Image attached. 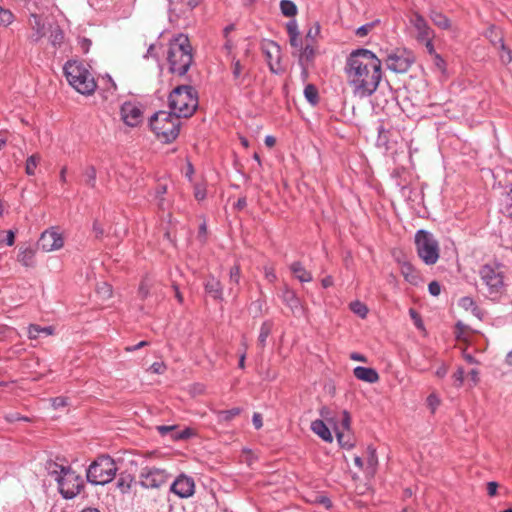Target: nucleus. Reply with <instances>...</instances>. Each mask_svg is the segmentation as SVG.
<instances>
[{
    "label": "nucleus",
    "mask_w": 512,
    "mask_h": 512,
    "mask_svg": "<svg viewBox=\"0 0 512 512\" xmlns=\"http://www.w3.org/2000/svg\"><path fill=\"white\" fill-rule=\"evenodd\" d=\"M344 72L354 96L373 95L382 79V61L368 49H356L346 59Z\"/></svg>",
    "instance_id": "1"
},
{
    "label": "nucleus",
    "mask_w": 512,
    "mask_h": 512,
    "mask_svg": "<svg viewBox=\"0 0 512 512\" xmlns=\"http://www.w3.org/2000/svg\"><path fill=\"white\" fill-rule=\"evenodd\" d=\"M478 275V289L484 297L496 302L506 294L505 265L499 262L486 263L479 268Z\"/></svg>",
    "instance_id": "2"
},
{
    "label": "nucleus",
    "mask_w": 512,
    "mask_h": 512,
    "mask_svg": "<svg viewBox=\"0 0 512 512\" xmlns=\"http://www.w3.org/2000/svg\"><path fill=\"white\" fill-rule=\"evenodd\" d=\"M46 469L48 474L57 482L58 490L63 498L72 499L84 488V480L70 466L48 461Z\"/></svg>",
    "instance_id": "3"
},
{
    "label": "nucleus",
    "mask_w": 512,
    "mask_h": 512,
    "mask_svg": "<svg viewBox=\"0 0 512 512\" xmlns=\"http://www.w3.org/2000/svg\"><path fill=\"white\" fill-rule=\"evenodd\" d=\"M167 60L171 73L180 76L187 73L193 62V55L192 47L186 36L180 34L171 40Z\"/></svg>",
    "instance_id": "4"
},
{
    "label": "nucleus",
    "mask_w": 512,
    "mask_h": 512,
    "mask_svg": "<svg viewBox=\"0 0 512 512\" xmlns=\"http://www.w3.org/2000/svg\"><path fill=\"white\" fill-rule=\"evenodd\" d=\"M63 71L68 83L77 92L83 95H91L96 90V81L84 63L77 60L67 61Z\"/></svg>",
    "instance_id": "5"
},
{
    "label": "nucleus",
    "mask_w": 512,
    "mask_h": 512,
    "mask_svg": "<svg viewBox=\"0 0 512 512\" xmlns=\"http://www.w3.org/2000/svg\"><path fill=\"white\" fill-rule=\"evenodd\" d=\"M169 107L171 113L179 119L192 116L198 107V97L195 89L189 85L176 87L170 93Z\"/></svg>",
    "instance_id": "6"
},
{
    "label": "nucleus",
    "mask_w": 512,
    "mask_h": 512,
    "mask_svg": "<svg viewBox=\"0 0 512 512\" xmlns=\"http://www.w3.org/2000/svg\"><path fill=\"white\" fill-rule=\"evenodd\" d=\"M180 125V119L167 111H158L150 119L151 130L164 143H170L178 137Z\"/></svg>",
    "instance_id": "7"
},
{
    "label": "nucleus",
    "mask_w": 512,
    "mask_h": 512,
    "mask_svg": "<svg viewBox=\"0 0 512 512\" xmlns=\"http://www.w3.org/2000/svg\"><path fill=\"white\" fill-rule=\"evenodd\" d=\"M117 470L115 461L108 455H102L89 465L86 477L93 485H105L115 478Z\"/></svg>",
    "instance_id": "8"
},
{
    "label": "nucleus",
    "mask_w": 512,
    "mask_h": 512,
    "mask_svg": "<svg viewBox=\"0 0 512 512\" xmlns=\"http://www.w3.org/2000/svg\"><path fill=\"white\" fill-rule=\"evenodd\" d=\"M418 257L426 265H434L440 257V247L434 235L424 229L416 232L414 237Z\"/></svg>",
    "instance_id": "9"
},
{
    "label": "nucleus",
    "mask_w": 512,
    "mask_h": 512,
    "mask_svg": "<svg viewBox=\"0 0 512 512\" xmlns=\"http://www.w3.org/2000/svg\"><path fill=\"white\" fill-rule=\"evenodd\" d=\"M387 69L394 73H406L415 62V55L406 48H394L387 51L384 59Z\"/></svg>",
    "instance_id": "10"
},
{
    "label": "nucleus",
    "mask_w": 512,
    "mask_h": 512,
    "mask_svg": "<svg viewBox=\"0 0 512 512\" xmlns=\"http://www.w3.org/2000/svg\"><path fill=\"white\" fill-rule=\"evenodd\" d=\"M170 475L165 469L145 466L139 473V484L146 489H158L169 479Z\"/></svg>",
    "instance_id": "11"
},
{
    "label": "nucleus",
    "mask_w": 512,
    "mask_h": 512,
    "mask_svg": "<svg viewBox=\"0 0 512 512\" xmlns=\"http://www.w3.org/2000/svg\"><path fill=\"white\" fill-rule=\"evenodd\" d=\"M37 244L44 252H52L64 246V238L58 228L51 227L41 233Z\"/></svg>",
    "instance_id": "12"
},
{
    "label": "nucleus",
    "mask_w": 512,
    "mask_h": 512,
    "mask_svg": "<svg viewBox=\"0 0 512 512\" xmlns=\"http://www.w3.org/2000/svg\"><path fill=\"white\" fill-rule=\"evenodd\" d=\"M121 119L130 127H136L143 121V111L139 104L134 102H125L120 109Z\"/></svg>",
    "instance_id": "13"
},
{
    "label": "nucleus",
    "mask_w": 512,
    "mask_h": 512,
    "mask_svg": "<svg viewBox=\"0 0 512 512\" xmlns=\"http://www.w3.org/2000/svg\"><path fill=\"white\" fill-rule=\"evenodd\" d=\"M170 491L180 498L191 497L195 491V482L193 478L181 474L171 484Z\"/></svg>",
    "instance_id": "14"
},
{
    "label": "nucleus",
    "mask_w": 512,
    "mask_h": 512,
    "mask_svg": "<svg viewBox=\"0 0 512 512\" xmlns=\"http://www.w3.org/2000/svg\"><path fill=\"white\" fill-rule=\"evenodd\" d=\"M27 22L28 27L32 31L28 36V40L31 43L39 42L46 35V26L43 17L37 13H31Z\"/></svg>",
    "instance_id": "15"
},
{
    "label": "nucleus",
    "mask_w": 512,
    "mask_h": 512,
    "mask_svg": "<svg viewBox=\"0 0 512 512\" xmlns=\"http://www.w3.org/2000/svg\"><path fill=\"white\" fill-rule=\"evenodd\" d=\"M282 301L290 308L294 316L300 317L304 314V307L296 293L291 290L287 285L284 286Z\"/></svg>",
    "instance_id": "16"
},
{
    "label": "nucleus",
    "mask_w": 512,
    "mask_h": 512,
    "mask_svg": "<svg viewBox=\"0 0 512 512\" xmlns=\"http://www.w3.org/2000/svg\"><path fill=\"white\" fill-rule=\"evenodd\" d=\"M263 52L270 66V70L275 73L276 70L274 68L273 60H275L277 64L279 63L280 46L274 41H269L268 43L263 45Z\"/></svg>",
    "instance_id": "17"
},
{
    "label": "nucleus",
    "mask_w": 512,
    "mask_h": 512,
    "mask_svg": "<svg viewBox=\"0 0 512 512\" xmlns=\"http://www.w3.org/2000/svg\"><path fill=\"white\" fill-rule=\"evenodd\" d=\"M354 376L361 381L373 384L379 380V374L374 368L357 366L353 370Z\"/></svg>",
    "instance_id": "18"
},
{
    "label": "nucleus",
    "mask_w": 512,
    "mask_h": 512,
    "mask_svg": "<svg viewBox=\"0 0 512 512\" xmlns=\"http://www.w3.org/2000/svg\"><path fill=\"white\" fill-rule=\"evenodd\" d=\"M204 288L207 294L216 300L222 299L223 288L220 280L210 275L206 278Z\"/></svg>",
    "instance_id": "19"
},
{
    "label": "nucleus",
    "mask_w": 512,
    "mask_h": 512,
    "mask_svg": "<svg viewBox=\"0 0 512 512\" xmlns=\"http://www.w3.org/2000/svg\"><path fill=\"white\" fill-rule=\"evenodd\" d=\"M411 22L418 32V40L424 41V39H428L431 36L432 31L423 16L415 13Z\"/></svg>",
    "instance_id": "20"
},
{
    "label": "nucleus",
    "mask_w": 512,
    "mask_h": 512,
    "mask_svg": "<svg viewBox=\"0 0 512 512\" xmlns=\"http://www.w3.org/2000/svg\"><path fill=\"white\" fill-rule=\"evenodd\" d=\"M311 430L326 442H332L333 437L330 429L322 419L312 421Z\"/></svg>",
    "instance_id": "21"
},
{
    "label": "nucleus",
    "mask_w": 512,
    "mask_h": 512,
    "mask_svg": "<svg viewBox=\"0 0 512 512\" xmlns=\"http://www.w3.org/2000/svg\"><path fill=\"white\" fill-rule=\"evenodd\" d=\"M435 357V352L431 349H424L421 359H414L413 367L421 372L428 371L431 368L430 362Z\"/></svg>",
    "instance_id": "22"
},
{
    "label": "nucleus",
    "mask_w": 512,
    "mask_h": 512,
    "mask_svg": "<svg viewBox=\"0 0 512 512\" xmlns=\"http://www.w3.org/2000/svg\"><path fill=\"white\" fill-rule=\"evenodd\" d=\"M36 251L32 247H21L17 256V260L25 267L35 266Z\"/></svg>",
    "instance_id": "23"
},
{
    "label": "nucleus",
    "mask_w": 512,
    "mask_h": 512,
    "mask_svg": "<svg viewBox=\"0 0 512 512\" xmlns=\"http://www.w3.org/2000/svg\"><path fill=\"white\" fill-rule=\"evenodd\" d=\"M290 270L300 282H311L313 279L312 274L299 261L293 262L290 265Z\"/></svg>",
    "instance_id": "24"
},
{
    "label": "nucleus",
    "mask_w": 512,
    "mask_h": 512,
    "mask_svg": "<svg viewBox=\"0 0 512 512\" xmlns=\"http://www.w3.org/2000/svg\"><path fill=\"white\" fill-rule=\"evenodd\" d=\"M400 272L405 280L413 285H416L420 280L418 272L409 262L401 263Z\"/></svg>",
    "instance_id": "25"
},
{
    "label": "nucleus",
    "mask_w": 512,
    "mask_h": 512,
    "mask_svg": "<svg viewBox=\"0 0 512 512\" xmlns=\"http://www.w3.org/2000/svg\"><path fill=\"white\" fill-rule=\"evenodd\" d=\"M43 333L47 336L54 334V327L53 326H46L41 327L37 324H30L28 327V337L30 339H36L38 336Z\"/></svg>",
    "instance_id": "26"
},
{
    "label": "nucleus",
    "mask_w": 512,
    "mask_h": 512,
    "mask_svg": "<svg viewBox=\"0 0 512 512\" xmlns=\"http://www.w3.org/2000/svg\"><path fill=\"white\" fill-rule=\"evenodd\" d=\"M334 430H335V433L337 436V440H338L339 444L341 445V447L347 448V449H351L352 447H354V441H353V438H352L350 432H348V433L343 432L340 430L339 427H334Z\"/></svg>",
    "instance_id": "27"
},
{
    "label": "nucleus",
    "mask_w": 512,
    "mask_h": 512,
    "mask_svg": "<svg viewBox=\"0 0 512 512\" xmlns=\"http://www.w3.org/2000/svg\"><path fill=\"white\" fill-rule=\"evenodd\" d=\"M432 22L439 28L447 30L450 28V20L441 12L432 11L430 14Z\"/></svg>",
    "instance_id": "28"
},
{
    "label": "nucleus",
    "mask_w": 512,
    "mask_h": 512,
    "mask_svg": "<svg viewBox=\"0 0 512 512\" xmlns=\"http://www.w3.org/2000/svg\"><path fill=\"white\" fill-rule=\"evenodd\" d=\"M299 51V62L303 65L304 61H311L315 56V50L313 43H306V45L301 47Z\"/></svg>",
    "instance_id": "29"
},
{
    "label": "nucleus",
    "mask_w": 512,
    "mask_h": 512,
    "mask_svg": "<svg viewBox=\"0 0 512 512\" xmlns=\"http://www.w3.org/2000/svg\"><path fill=\"white\" fill-rule=\"evenodd\" d=\"M242 409L239 407H234L229 410H220L217 411V419L219 422H229L238 416L241 413Z\"/></svg>",
    "instance_id": "30"
},
{
    "label": "nucleus",
    "mask_w": 512,
    "mask_h": 512,
    "mask_svg": "<svg viewBox=\"0 0 512 512\" xmlns=\"http://www.w3.org/2000/svg\"><path fill=\"white\" fill-rule=\"evenodd\" d=\"M280 10L286 17H294L298 12L296 4L291 0H281Z\"/></svg>",
    "instance_id": "31"
},
{
    "label": "nucleus",
    "mask_w": 512,
    "mask_h": 512,
    "mask_svg": "<svg viewBox=\"0 0 512 512\" xmlns=\"http://www.w3.org/2000/svg\"><path fill=\"white\" fill-rule=\"evenodd\" d=\"M304 96L313 106H315L319 101L318 90L313 84H308L305 86Z\"/></svg>",
    "instance_id": "32"
},
{
    "label": "nucleus",
    "mask_w": 512,
    "mask_h": 512,
    "mask_svg": "<svg viewBox=\"0 0 512 512\" xmlns=\"http://www.w3.org/2000/svg\"><path fill=\"white\" fill-rule=\"evenodd\" d=\"M271 330H272V324L270 322L265 321L261 325L260 333H259V336H258V344L261 347L265 346L266 340H267L268 336L270 335Z\"/></svg>",
    "instance_id": "33"
},
{
    "label": "nucleus",
    "mask_w": 512,
    "mask_h": 512,
    "mask_svg": "<svg viewBox=\"0 0 512 512\" xmlns=\"http://www.w3.org/2000/svg\"><path fill=\"white\" fill-rule=\"evenodd\" d=\"M39 161H40V156L38 154H33L27 158L25 171L28 175H30V176L35 175V170L37 168Z\"/></svg>",
    "instance_id": "34"
},
{
    "label": "nucleus",
    "mask_w": 512,
    "mask_h": 512,
    "mask_svg": "<svg viewBox=\"0 0 512 512\" xmlns=\"http://www.w3.org/2000/svg\"><path fill=\"white\" fill-rule=\"evenodd\" d=\"M350 309L360 318L364 319L368 314L367 306L360 301H353L350 303Z\"/></svg>",
    "instance_id": "35"
},
{
    "label": "nucleus",
    "mask_w": 512,
    "mask_h": 512,
    "mask_svg": "<svg viewBox=\"0 0 512 512\" xmlns=\"http://www.w3.org/2000/svg\"><path fill=\"white\" fill-rule=\"evenodd\" d=\"M151 287L152 283L149 278H144L141 281L138 288V296L140 299L145 300L149 296Z\"/></svg>",
    "instance_id": "36"
},
{
    "label": "nucleus",
    "mask_w": 512,
    "mask_h": 512,
    "mask_svg": "<svg viewBox=\"0 0 512 512\" xmlns=\"http://www.w3.org/2000/svg\"><path fill=\"white\" fill-rule=\"evenodd\" d=\"M85 183L94 188L96 184V169L94 166H88L84 171Z\"/></svg>",
    "instance_id": "37"
},
{
    "label": "nucleus",
    "mask_w": 512,
    "mask_h": 512,
    "mask_svg": "<svg viewBox=\"0 0 512 512\" xmlns=\"http://www.w3.org/2000/svg\"><path fill=\"white\" fill-rule=\"evenodd\" d=\"M14 20L13 13L0 6V26L7 27L10 25Z\"/></svg>",
    "instance_id": "38"
},
{
    "label": "nucleus",
    "mask_w": 512,
    "mask_h": 512,
    "mask_svg": "<svg viewBox=\"0 0 512 512\" xmlns=\"http://www.w3.org/2000/svg\"><path fill=\"white\" fill-rule=\"evenodd\" d=\"M366 454H367V464L372 470H374V468L376 467V465L378 463L376 449L372 446H368L367 450H366Z\"/></svg>",
    "instance_id": "39"
},
{
    "label": "nucleus",
    "mask_w": 512,
    "mask_h": 512,
    "mask_svg": "<svg viewBox=\"0 0 512 512\" xmlns=\"http://www.w3.org/2000/svg\"><path fill=\"white\" fill-rule=\"evenodd\" d=\"M340 428L341 431L343 432H350L351 431V417H350V414L344 410L342 412V419H341V423H340V426H338Z\"/></svg>",
    "instance_id": "40"
},
{
    "label": "nucleus",
    "mask_w": 512,
    "mask_h": 512,
    "mask_svg": "<svg viewBox=\"0 0 512 512\" xmlns=\"http://www.w3.org/2000/svg\"><path fill=\"white\" fill-rule=\"evenodd\" d=\"M15 241V233L12 230L0 231V243L12 246Z\"/></svg>",
    "instance_id": "41"
},
{
    "label": "nucleus",
    "mask_w": 512,
    "mask_h": 512,
    "mask_svg": "<svg viewBox=\"0 0 512 512\" xmlns=\"http://www.w3.org/2000/svg\"><path fill=\"white\" fill-rule=\"evenodd\" d=\"M432 62L434 67L441 73H446V62L445 60L437 53L432 56Z\"/></svg>",
    "instance_id": "42"
},
{
    "label": "nucleus",
    "mask_w": 512,
    "mask_h": 512,
    "mask_svg": "<svg viewBox=\"0 0 512 512\" xmlns=\"http://www.w3.org/2000/svg\"><path fill=\"white\" fill-rule=\"evenodd\" d=\"M240 276H241L240 266L238 264H235L230 269V273H229L230 283L238 285L239 281H240Z\"/></svg>",
    "instance_id": "43"
},
{
    "label": "nucleus",
    "mask_w": 512,
    "mask_h": 512,
    "mask_svg": "<svg viewBox=\"0 0 512 512\" xmlns=\"http://www.w3.org/2000/svg\"><path fill=\"white\" fill-rule=\"evenodd\" d=\"M319 33L320 25L318 23H315V25L313 27H310L306 33V43H313L315 38L319 35Z\"/></svg>",
    "instance_id": "44"
},
{
    "label": "nucleus",
    "mask_w": 512,
    "mask_h": 512,
    "mask_svg": "<svg viewBox=\"0 0 512 512\" xmlns=\"http://www.w3.org/2000/svg\"><path fill=\"white\" fill-rule=\"evenodd\" d=\"M63 38H64L63 32L59 28H56L55 30H53L50 35L51 43L54 46L61 44L63 41Z\"/></svg>",
    "instance_id": "45"
},
{
    "label": "nucleus",
    "mask_w": 512,
    "mask_h": 512,
    "mask_svg": "<svg viewBox=\"0 0 512 512\" xmlns=\"http://www.w3.org/2000/svg\"><path fill=\"white\" fill-rule=\"evenodd\" d=\"M194 196L198 201H202L206 197V187L204 184H196L194 186Z\"/></svg>",
    "instance_id": "46"
},
{
    "label": "nucleus",
    "mask_w": 512,
    "mask_h": 512,
    "mask_svg": "<svg viewBox=\"0 0 512 512\" xmlns=\"http://www.w3.org/2000/svg\"><path fill=\"white\" fill-rule=\"evenodd\" d=\"M243 66L239 60H234L232 63V74L236 81L242 77Z\"/></svg>",
    "instance_id": "47"
},
{
    "label": "nucleus",
    "mask_w": 512,
    "mask_h": 512,
    "mask_svg": "<svg viewBox=\"0 0 512 512\" xmlns=\"http://www.w3.org/2000/svg\"><path fill=\"white\" fill-rule=\"evenodd\" d=\"M97 292L101 294L103 298H110L112 296V288L105 282L98 286Z\"/></svg>",
    "instance_id": "48"
},
{
    "label": "nucleus",
    "mask_w": 512,
    "mask_h": 512,
    "mask_svg": "<svg viewBox=\"0 0 512 512\" xmlns=\"http://www.w3.org/2000/svg\"><path fill=\"white\" fill-rule=\"evenodd\" d=\"M92 232L96 239H101L104 235V228L97 220L93 222Z\"/></svg>",
    "instance_id": "49"
},
{
    "label": "nucleus",
    "mask_w": 512,
    "mask_h": 512,
    "mask_svg": "<svg viewBox=\"0 0 512 512\" xmlns=\"http://www.w3.org/2000/svg\"><path fill=\"white\" fill-rule=\"evenodd\" d=\"M502 211L507 216L512 217V190L506 197L505 205L503 206Z\"/></svg>",
    "instance_id": "50"
},
{
    "label": "nucleus",
    "mask_w": 512,
    "mask_h": 512,
    "mask_svg": "<svg viewBox=\"0 0 512 512\" xmlns=\"http://www.w3.org/2000/svg\"><path fill=\"white\" fill-rule=\"evenodd\" d=\"M286 29H287V33L290 36H294V35H298L299 34V31H298V25H297V22L296 20H290L287 24H286Z\"/></svg>",
    "instance_id": "51"
},
{
    "label": "nucleus",
    "mask_w": 512,
    "mask_h": 512,
    "mask_svg": "<svg viewBox=\"0 0 512 512\" xmlns=\"http://www.w3.org/2000/svg\"><path fill=\"white\" fill-rule=\"evenodd\" d=\"M264 275H265V278L267 279V281H269L270 283H274L277 280L275 270L272 267L265 266L264 267Z\"/></svg>",
    "instance_id": "52"
},
{
    "label": "nucleus",
    "mask_w": 512,
    "mask_h": 512,
    "mask_svg": "<svg viewBox=\"0 0 512 512\" xmlns=\"http://www.w3.org/2000/svg\"><path fill=\"white\" fill-rule=\"evenodd\" d=\"M452 378L454 379L455 385L460 387L464 381V370L463 368H458L457 371L453 374Z\"/></svg>",
    "instance_id": "53"
},
{
    "label": "nucleus",
    "mask_w": 512,
    "mask_h": 512,
    "mask_svg": "<svg viewBox=\"0 0 512 512\" xmlns=\"http://www.w3.org/2000/svg\"><path fill=\"white\" fill-rule=\"evenodd\" d=\"M439 403H440V400L435 394H430L427 397V404L433 412L438 407Z\"/></svg>",
    "instance_id": "54"
},
{
    "label": "nucleus",
    "mask_w": 512,
    "mask_h": 512,
    "mask_svg": "<svg viewBox=\"0 0 512 512\" xmlns=\"http://www.w3.org/2000/svg\"><path fill=\"white\" fill-rule=\"evenodd\" d=\"M428 290L432 296H438L441 292V286L437 281H432L428 285Z\"/></svg>",
    "instance_id": "55"
},
{
    "label": "nucleus",
    "mask_w": 512,
    "mask_h": 512,
    "mask_svg": "<svg viewBox=\"0 0 512 512\" xmlns=\"http://www.w3.org/2000/svg\"><path fill=\"white\" fill-rule=\"evenodd\" d=\"M409 314H410L411 318L414 320V324L416 325V327L419 329H422L423 322H422L419 314L414 309H410Z\"/></svg>",
    "instance_id": "56"
},
{
    "label": "nucleus",
    "mask_w": 512,
    "mask_h": 512,
    "mask_svg": "<svg viewBox=\"0 0 512 512\" xmlns=\"http://www.w3.org/2000/svg\"><path fill=\"white\" fill-rule=\"evenodd\" d=\"M51 401H52V406L55 409H58L60 407H64V406L67 405V399L65 397H62V396L55 397Z\"/></svg>",
    "instance_id": "57"
},
{
    "label": "nucleus",
    "mask_w": 512,
    "mask_h": 512,
    "mask_svg": "<svg viewBox=\"0 0 512 512\" xmlns=\"http://www.w3.org/2000/svg\"><path fill=\"white\" fill-rule=\"evenodd\" d=\"M289 43L292 47L296 48L297 50L301 49L302 47V40L300 38V34L290 36L289 37Z\"/></svg>",
    "instance_id": "58"
},
{
    "label": "nucleus",
    "mask_w": 512,
    "mask_h": 512,
    "mask_svg": "<svg viewBox=\"0 0 512 512\" xmlns=\"http://www.w3.org/2000/svg\"><path fill=\"white\" fill-rule=\"evenodd\" d=\"M371 28H372L371 24L363 25L356 30V35L359 37L366 36L369 33V31L371 30Z\"/></svg>",
    "instance_id": "59"
},
{
    "label": "nucleus",
    "mask_w": 512,
    "mask_h": 512,
    "mask_svg": "<svg viewBox=\"0 0 512 512\" xmlns=\"http://www.w3.org/2000/svg\"><path fill=\"white\" fill-rule=\"evenodd\" d=\"M148 345H149V342H148V341H141V342L137 343L136 345H133V346H127V347L125 348V351H127V352H134V351H136V350H138V349H141V348H143V347H146V346H148Z\"/></svg>",
    "instance_id": "60"
},
{
    "label": "nucleus",
    "mask_w": 512,
    "mask_h": 512,
    "mask_svg": "<svg viewBox=\"0 0 512 512\" xmlns=\"http://www.w3.org/2000/svg\"><path fill=\"white\" fill-rule=\"evenodd\" d=\"M253 425L256 429H260L263 426L262 416L260 413H254L252 417Z\"/></svg>",
    "instance_id": "61"
},
{
    "label": "nucleus",
    "mask_w": 512,
    "mask_h": 512,
    "mask_svg": "<svg viewBox=\"0 0 512 512\" xmlns=\"http://www.w3.org/2000/svg\"><path fill=\"white\" fill-rule=\"evenodd\" d=\"M498 484L494 481L488 482L487 484V493L489 496H495L497 493Z\"/></svg>",
    "instance_id": "62"
},
{
    "label": "nucleus",
    "mask_w": 512,
    "mask_h": 512,
    "mask_svg": "<svg viewBox=\"0 0 512 512\" xmlns=\"http://www.w3.org/2000/svg\"><path fill=\"white\" fill-rule=\"evenodd\" d=\"M424 41L426 42L425 46H426L428 53L431 55V57L434 56L435 54H437L435 51L434 45L432 43L431 36L428 39H424Z\"/></svg>",
    "instance_id": "63"
},
{
    "label": "nucleus",
    "mask_w": 512,
    "mask_h": 512,
    "mask_svg": "<svg viewBox=\"0 0 512 512\" xmlns=\"http://www.w3.org/2000/svg\"><path fill=\"white\" fill-rule=\"evenodd\" d=\"M80 47L84 53H87L89 51V48L91 46V40L87 38H83L80 40Z\"/></svg>",
    "instance_id": "64"
}]
</instances>
